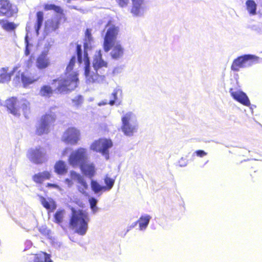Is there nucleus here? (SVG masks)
Here are the masks:
<instances>
[{"mask_svg": "<svg viewBox=\"0 0 262 262\" xmlns=\"http://www.w3.org/2000/svg\"><path fill=\"white\" fill-rule=\"evenodd\" d=\"M207 154V152H206L204 150L200 149V150H196L192 154V156H194L195 155H196L198 157H203L205 156H206Z\"/></svg>", "mask_w": 262, "mask_h": 262, "instance_id": "obj_42", "label": "nucleus"}, {"mask_svg": "<svg viewBox=\"0 0 262 262\" xmlns=\"http://www.w3.org/2000/svg\"><path fill=\"white\" fill-rule=\"evenodd\" d=\"M39 200L42 206L50 212H53L57 207L56 202L51 198L47 200L43 196H39Z\"/></svg>", "mask_w": 262, "mask_h": 262, "instance_id": "obj_22", "label": "nucleus"}, {"mask_svg": "<svg viewBox=\"0 0 262 262\" xmlns=\"http://www.w3.org/2000/svg\"><path fill=\"white\" fill-rule=\"evenodd\" d=\"M70 176L72 180L77 181L81 185L82 187H79L78 190L81 193L84 194L85 190L88 188V185L85 180L80 174L73 170L70 171Z\"/></svg>", "mask_w": 262, "mask_h": 262, "instance_id": "obj_19", "label": "nucleus"}, {"mask_svg": "<svg viewBox=\"0 0 262 262\" xmlns=\"http://www.w3.org/2000/svg\"><path fill=\"white\" fill-rule=\"evenodd\" d=\"M68 152V148H66L62 152L63 156L66 155Z\"/></svg>", "mask_w": 262, "mask_h": 262, "instance_id": "obj_52", "label": "nucleus"}, {"mask_svg": "<svg viewBox=\"0 0 262 262\" xmlns=\"http://www.w3.org/2000/svg\"><path fill=\"white\" fill-rule=\"evenodd\" d=\"M37 79L38 78H34L28 74L23 73L21 74V81L24 88H27L30 84L37 81Z\"/></svg>", "mask_w": 262, "mask_h": 262, "instance_id": "obj_25", "label": "nucleus"}, {"mask_svg": "<svg viewBox=\"0 0 262 262\" xmlns=\"http://www.w3.org/2000/svg\"><path fill=\"white\" fill-rule=\"evenodd\" d=\"M87 160L86 150L79 148L71 154L69 158V163L73 166H79L82 172L92 179L95 173V166L93 164H86Z\"/></svg>", "mask_w": 262, "mask_h": 262, "instance_id": "obj_3", "label": "nucleus"}, {"mask_svg": "<svg viewBox=\"0 0 262 262\" xmlns=\"http://www.w3.org/2000/svg\"><path fill=\"white\" fill-rule=\"evenodd\" d=\"M3 28L7 31H11L15 29L16 26L14 23L7 22L3 24Z\"/></svg>", "mask_w": 262, "mask_h": 262, "instance_id": "obj_38", "label": "nucleus"}, {"mask_svg": "<svg viewBox=\"0 0 262 262\" xmlns=\"http://www.w3.org/2000/svg\"><path fill=\"white\" fill-rule=\"evenodd\" d=\"M121 129L124 135L132 137L138 132L139 124L136 115L132 112L125 113L121 117Z\"/></svg>", "mask_w": 262, "mask_h": 262, "instance_id": "obj_5", "label": "nucleus"}, {"mask_svg": "<svg viewBox=\"0 0 262 262\" xmlns=\"http://www.w3.org/2000/svg\"><path fill=\"white\" fill-rule=\"evenodd\" d=\"M56 119V116L54 113L46 114L42 116L36 127V134L41 135L47 134L49 132L50 125L54 122Z\"/></svg>", "mask_w": 262, "mask_h": 262, "instance_id": "obj_10", "label": "nucleus"}, {"mask_svg": "<svg viewBox=\"0 0 262 262\" xmlns=\"http://www.w3.org/2000/svg\"><path fill=\"white\" fill-rule=\"evenodd\" d=\"M248 28L255 32L258 34H262V24L249 25Z\"/></svg>", "mask_w": 262, "mask_h": 262, "instance_id": "obj_37", "label": "nucleus"}, {"mask_svg": "<svg viewBox=\"0 0 262 262\" xmlns=\"http://www.w3.org/2000/svg\"><path fill=\"white\" fill-rule=\"evenodd\" d=\"M47 55L48 51H44L38 57L36 61V66L38 69H45L49 66L50 60Z\"/></svg>", "mask_w": 262, "mask_h": 262, "instance_id": "obj_21", "label": "nucleus"}, {"mask_svg": "<svg viewBox=\"0 0 262 262\" xmlns=\"http://www.w3.org/2000/svg\"><path fill=\"white\" fill-rule=\"evenodd\" d=\"M145 0H132L130 13L134 17H142L145 11Z\"/></svg>", "mask_w": 262, "mask_h": 262, "instance_id": "obj_13", "label": "nucleus"}, {"mask_svg": "<svg viewBox=\"0 0 262 262\" xmlns=\"http://www.w3.org/2000/svg\"><path fill=\"white\" fill-rule=\"evenodd\" d=\"M89 202L90 205V208L93 211L94 214L96 213L98 210V207L97 206L98 200L94 197H91L89 199Z\"/></svg>", "mask_w": 262, "mask_h": 262, "instance_id": "obj_33", "label": "nucleus"}, {"mask_svg": "<svg viewBox=\"0 0 262 262\" xmlns=\"http://www.w3.org/2000/svg\"><path fill=\"white\" fill-rule=\"evenodd\" d=\"M19 80H20L19 76H17V75H16V76L15 77L14 79V80L15 81H16V82H17H17H19Z\"/></svg>", "mask_w": 262, "mask_h": 262, "instance_id": "obj_49", "label": "nucleus"}, {"mask_svg": "<svg viewBox=\"0 0 262 262\" xmlns=\"http://www.w3.org/2000/svg\"><path fill=\"white\" fill-rule=\"evenodd\" d=\"M105 29L106 31L104 37L103 49L105 52H108L115 43L119 28L114 25H107Z\"/></svg>", "mask_w": 262, "mask_h": 262, "instance_id": "obj_7", "label": "nucleus"}, {"mask_svg": "<svg viewBox=\"0 0 262 262\" xmlns=\"http://www.w3.org/2000/svg\"><path fill=\"white\" fill-rule=\"evenodd\" d=\"M93 42L91 30L86 29L83 42V54L81 45L77 44L76 46L77 62L79 64L84 62V75L88 83H102L105 79L104 73L107 67V62L102 59L101 51L99 50L93 57V67L95 72L91 70L90 60L88 52L91 50Z\"/></svg>", "mask_w": 262, "mask_h": 262, "instance_id": "obj_1", "label": "nucleus"}, {"mask_svg": "<svg viewBox=\"0 0 262 262\" xmlns=\"http://www.w3.org/2000/svg\"><path fill=\"white\" fill-rule=\"evenodd\" d=\"M45 10H54L56 14H64L63 10L58 6L54 4H46L44 7Z\"/></svg>", "mask_w": 262, "mask_h": 262, "instance_id": "obj_30", "label": "nucleus"}, {"mask_svg": "<svg viewBox=\"0 0 262 262\" xmlns=\"http://www.w3.org/2000/svg\"><path fill=\"white\" fill-rule=\"evenodd\" d=\"M259 57L252 54H245L235 59L231 66V70L238 72L241 68H247L258 62Z\"/></svg>", "mask_w": 262, "mask_h": 262, "instance_id": "obj_6", "label": "nucleus"}, {"mask_svg": "<svg viewBox=\"0 0 262 262\" xmlns=\"http://www.w3.org/2000/svg\"><path fill=\"white\" fill-rule=\"evenodd\" d=\"M112 51L110 55L112 58L115 60H119L123 58L124 54V49L120 43L117 42L111 47Z\"/></svg>", "mask_w": 262, "mask_h": 262, "instance_id": "obj_17", "label": "nucleus"}, {"mask_svg": "<svg viewBox=\"0 0 262 262\" xmlns=\"http://www.w3.org/2000/svg\"><path fill=\"white\" fill-rule=\"evenodd\" d=\"M53 93L52 88L49 85H43L41 88L39 94L41 96H50Z\"/></svg>", "mask_w": 262, "mask_h": 262, "instance_id": "obj_31", "label": "nucleus"}, {"mask_svg": "<svg viewBox=\"0 0 262 262\" xmlns=\"http://www.w3.org/2000/svg\"><path fill=\"white\" fill-rule=\"evenodd\" d=\"M42 24H40V23H36V24L35 25V26H34L35 30L36 33V34L37 35L39 34V31L42 26Z\"/></svg>", "mask_w": 262, "mask_h": 262, "instance_id": "obj_45", "label": "nucleus"}, {"mask_svg": "<svg viewBox=\"0 0 262 262\" xmlns=\"http://www.w3.org/2000/svg\"><path fill=\"white\" fill-rule=\"evenodd\" d=\"M112 146L113 142L111 140L102 139L95 142L91 147L93 150L99 152L105 157L106 160H108L110 158L109 149Z\"/></svg>", "mask_w": 262, "mask_h": 262, "instance_id": "obj_9", "label": "nucleus"}, {"mask_svg": "<svg viewBox=\"0 0 262 262\" xmlns=\"http://www.w3.org/2000/svg\"><path fill=\"white\" fill-rule=\"evenodd\" d=\"M2 20L0 19V24L2 23Z\"/></svg>", "mask_w": 262, "mask_h": 262, "instance_id": "obj_55", "label": "nucleus"}, {"mask_svg": "<svg viewBox=\"0 0 262 262\" xmlns=\"http://www.w3.org/2000/svg\"><path fill=\"white\" fill-rule=\"evenodd\" d=\"M27 156L32 163L41 164L47 160V151L43 147L36 146L28 150Z\"/></svg>", "mask_w": 262, "mask_h": 262, "instance_id": "obj_8", "label": "nucleus"}, {"mask_svg": "<svg viewBox=\"0 0 262 262\" xmlns=\"http://www.w3.org/2000/svg\"><path fill=\"white\" fill-rule=\"evenodd\" d=\"M122 91L120 87L117 86L111 94L108 104L111 106L114 105H120L122 102Z\"/></svg>", "mask_w": 262, "mask_h": 262, "instance_id": "obj_16", "label": "nucleus"}, {"mask_svg": "<svg viewBox=\"0 0 262 262\" xmlns=\"http://www.w3.org/2000/svg\"><path fill=\"white\" fill-rule=\"evenodd\" d=\"M26 245L27 246H31V245H32V243L30 241H28L26 242Z\"/></svg>", "mask_w": 262, "mask_h": 262, "instance_id": "obj_51", "label": "nucleus"}, {"mask_svg": "<svg viewBox=\"0 0 262 262\" xmlns=\"http://www.w3.org/2000/svg\"><path fill=\"white\" fill-rule=\"evenodd\" d=\"M5 105L10 113L15 116H19V113L17 105V99L12 97L6 101Z\"/></svg>", "mask_w": 262, "mask_h": 262, "instance_id": "obj_20", "label": "nucleus"}, {"mask_svg": "<svg viewBox=\"0 0 262 262\" xmlns=\"http://www.w3.org/2000/svg\"><path fill=\"white\" fill-rule=\"evenodd\" d=\"M138 222L139 221H136L132 223L129 226H128L126 232H128L131 229L134 228L135 226H136Z\"/></svg>", "mask_w": 262, "mask_h": 262, "instance_id": "obj_46", "label": "nucleus"}, {"mask_svg": "<svg viewBox=\"0 0 262 262\" xmlns=\"http://www.w3.org/2000/svg\"><path fill=\"white\" fill-rule=\"evenodd\" d=\"M80 132L75 127H70L62 136L63 141L70 144H75L79 140Z\"/></svg>", "mask_w": 262, "mask_h": 262, "instance_id": "obj_12", "label": "nucleus"}, {"mask_svg": "<svg viewBox=\"0 0 262 262\" xmlns=\"http://www.w3.org/2000/svg\"><path fill=\"white\" fill-rule=\"evenodd\" d=\"M78 11H79L80 12H81V13H86V12H88V10H84L83 9H81V8H80V9H78Z\"/></svg>", "mask_w": 262, "mask_h": 262, "instance_id": "obj_50", "label": "nucleus"}, {"mask_svg": "<svg viewBox=\"0 0 262 262\" xmlns=\"http://www.w3.org/2000/svg\"><path fill=\"white\" fill-rule=\"evenodd\" d=\"M64 213V210H58L56 212L54 215L55 223L60 224L62 222Z\"/></svg>", "mask_w": 262, "mask_h": 262, "instance_id": "obj_32", "label": "nucleus"}, {"mask_svg": "<svg viewBox=\"0 0 262 262\" xmlns=\"http://www.w3.org/2000/svg\"><path fill=\"white\" fill-rule=\"evenodd\" d=\"M61 245V244L59 242H57V241H53V246L56 248H59L60 247Z\"/></svg>", "mask_w": 262, "mask_h": 262, "instance_id": "obj_47", "label": "nucleus"}, {"mask_svg": "<svg viewBox=\"0 0 262 262\" xmlns=\"http://www.w3.org/2000/svg\"><path fill=\"white\" fill-rule=\"evenodd\" d=\"M15 69L11 72H8V68H2L0 69V83H7L11 80V76L13 74Z\"/></svg>", "mask_w": 262, "mask_h": 262, "instance_id": "obj_23", "label": "nucleus"}, {"mask_svg": "<svg viewBox=\"0 0 262 262\" xmlns=\"http://www.w3.org/2000/svg\"><path fill=\"white\" fill-rule=\"evenodd\" d=\"M229 92L236 101L246 106L250 105V100L245 93L241 91H233V89H230Z\"/></svg>", "mask_w": 262, "mask_h": 262, "instance_id": "obj_14", "label": "nucleus"}, {"mask_svg": "<svg viewBox=\"0 0 262 262\" xmlns=\"http://www.w3.org/2000/svg\"><path fill=\"white\" fill-rule=\"evenodd\" d=\"M90 217L87 212L83 210H72L70 220V226L75 229V232L80 235H84L88 229Z\"/></svg>", "mask_w": 262, "mask_h": 262, "instance_id": "obj_4", "label": "nucleus"}, {"mask_svg": "<svg viewBox=\"0 0 262 262\" xmlns=\"http://www.w3.org/2000/svg\"><path fill=\"white\" fill-rule=\"evenodd\" d=\"M123 69H124V66H123V65H120V66L115 67L113 71V75H117L122 73L123 70Z\"/></svg>", "mask_w": 262, "mask_h": 262, "instance_id": "obj_40", "label": "nucleus"}, {"mask_svg": "<svg viewBox=\"0 0 262 262\" xmlns=\"http://www.w3.org/2000/svg\"><path fill=\"white\" fill-rule=\"evenodd\" d=\"M70 7L71 9H74L78 10L77 7L76 6H70Z\"/></svg>", "mask_w": 262, "mask_h": 262, "instance_id": "obj_53", "label": "nucleus"}, {"mask_svg": "<svg viewBox=\"0 0 262 262\" xmlns=\"http://www.w3.org/2000/svg\"><path fill=\"white\" fill-rule=\"evenodd\" d=\"M105 186L104 188L105 191L110 190L113 187L115 183V180L106 176L104 179Z\"/></svg>", "mask_w": 262, "mask_h": 262, "instance_id": "obj_34", "label": "nucleus"}, {"mask_svg": "<svg viewBox=\"0 0 262 262\" xmlns=\"http://www.w3.org/2000/svg\"><path fill=\"white\" fill-rule=\"evenodd\" d=\"M64 17V14H56L51 19H49L45 22V31L48 34L56 31L59 26L60 21Z\"/></svg>", "mask_w": 262, "mask_h": 262, "instance_id": "obj_11", "label": "nucleus"}, {"mask_svg": "<svg viewBox=\"0 0 262 262\" xmlns=\"http://www.w3.org/2000/svg\"><path fill=\"white\" fill-rule=\"evenodd\" d=\"M55 172L58 174H63L67 173L68 167L66 163L63 161H59L54 166Z\"/></svg>", "mask_w": 262, "mask_h": 262, "instance_id": "obj_27", "label": "nucleus"}, {"mask_svg": "<svg viewBox=\"0 0 262 262\" xmlns=\"http://www.w3.org/2000/svg\"><path fill=\"white\" fill-rule=\"evenodd\" d=\"M246 5L250 14L255 15L257 9V5L255 2L253 0H247Z\"/></svg>", "mask_w": 262, "mask_h": 262, "instance_id": "obj_29", "label": "nucleus"}, {"mask_svg": "<svg viewBox=\"0 0 262 262\" xmlns=\"http://www.w3.org/2000/svg\"><path fill=\"white\" fill-rule=\"evenodd\" d=\"M25 44H26V47H25V54L26 56H28L30 54V44L29 42V41L27 39V36L25 37Z\"/></svg>", "mask_w": 262, "mask_h": 262, "instance_id": "obj_41", "label": "nucleus"}, {"mask_svg": "<svg viewBox=\"0 0 262 262\" xmlns=\"http://www.w3.org/2000/svg\"><path fill=\"white\" fill-rule=\"evenodd\" d=\"M27 259L30 262H53L51 259V255L43 252L36 254H31Z\"/></svg>", "mask_w": 262, "mask_h": 262, "instance_id": "obj_18", "label": "nucleus"}, {"mask_svg": "<svg viewBox=\"0 0 262 262\" xmlns=\"http://www.w3.org/2000/svg\"><path fill=\"white\" fill-rule=\"evenodd\" d=\"M50 173L47 171L39 172L33 177V180L37 183H41L45 180L49 179Z\"/></svg>", "mask_w": 262, "mask_h": 262, "instance_id": "obj_26", "label": "nucleus"}, {"mask_svg": "<svg viewBox=\"0 0 262 262\" xmlns=\"http://www.w3.org/2000/svg\"><path fill=\"white\" fill-rule=\"evenodd\" d=\"M15 12L8 0H0V15L9 17L13 16Z\"/></svg>", "mask_w": 262, "mask_h": 262, "instance_id": "obj_15", "label": "nucleus"}, {"mask_svg": "<svg viewBox=\"0 0 262 262\" xmlns=\"http://www.w3.org/2000/svg\"><path fill=\"white\" fill-rule=\"evenodd\" d=\"M76 60V56H73L66 68L65 75L53 80L54 83H57L56 89L60 93H68L69 91L74 90L77 86L78 82L77 74L75 72L71 73Z\"/></svg>", "mask_w": 262, "mask_h": 262, "instance_id": "obj_2", "label": "nucleus"}, {"mask_svg": "<svg viewBox=\"0 0 262 262\" xmlns=\"http://www.w3.org/2000/svg\"><path fill=\"white\" fill-rule=\"evenodd\" d=\"M70 1H71V0H68V3H70Z\"/></svg>", "mask_w": 262, "mask_h": 262, "instance_id": "obj_54", "label": "nucleus"}, {"mask_svg": "<svg viewBox=\"0 0 262 262\" xmlns=\"http://www.w3.org/2000/svg\"><path fill=\"white\" fill-rule=\"evenodd\" d=\"M151 216L149 215L145 214L142 215L139 220L138 223L139 224V228L140 230H145L148 226Z\"/></svg>", "mask_w": 262, "mask_h": 262, "instance_id": "obj_28", "label": "nucleus"}, {"mask_svg": "<svg viewBox=\"0 0 262 262\" xmlns=\"http://www.w3.org/2000/svg\"><path fill=\"white\" fill-rule=\"evenodd\" d=\"M187 165V161L183 157H182L180 159V160L179 161V165L180 167H185Z\"/></svg>", "mask_w": 262, "mask_h": 262, "instance_id": "obj_43", "label": "nucleus"}, {"mask_svg": "<svg viewBox=\"0 0 262 262\" xmlns=\"http://www.w3.org/2000/svg\"><path fill=\"white\" fill-rule=\"evenodd\" d=\"M43 20V13L42 11H38L36 14V23L42 24Z\"/></svg>", "mask_w": 262, "mask_h": 262, "instance_id": "obj_39", "label": "nucleus"}, {"mask_svg": "<svg viewBox=\"0 0 262 262\" xmlns=\"http://www.w3.org/2000/svg\"><path fill=\"white\" fill-rule=\"evenodd\" d=\"M29 104H30L27 101L23 102L21 104L20 107L22 109V110L23 111L24 115L26 118H28V115L29 113V109H30Z\"/></svg>", "mask_w": 262, "mask_h": 262, "instance_id": "obj_36", "label": "nucleus"}, {"mask_svg": "<svg viewBox=\"0 0 262 262\" xmlns=\"http://www.w3.org/2000/svg\"><path fill=\"white\" fill-rule=\"evenodd\" d=\"M83 96L81 95H78L73 98L72 99V101L74 106L78 107L83 103Z\"/></svg>", "mask_w": 262, "mask_h": 262, "instance_id": "obj_35", "label": "nucleus"}, {"mask_svg": "<svg viewBox=\"0 0 262 262\" xmlns=\"http://www.w3.org/2000/svg\"><path fill=\"white\" fill-rule=\"evenodd\" d=\"M91 186L93 191L98 196H100L105 191L104 186L100 185L97 181L94 180H91Z\"/></svg>", "mask_w": 262, "mask_h": 262, "instance_id": "obj_24", "label": "nucleus"}, {"mask_svg": "<svg viewBox=\"0 0 262 262\" xmlns=\"http://www.w3.org/2000/svg\"><path fill=\"white\" fill-rule=\"evenodd\" d=\"M99 105H102V104H101V103H100L99 104Z\"/></svg>", "mask_w": 262, "mask_h": 262, "instance_id": "obj_56", "label": "nucleus"}, {"mask_svg": "<svg viewBox=\"0 0 262 262\" xmlns=\"http://www.w3.org/2000/svg\"><path fill=\"white\" fill-rule=\"evenodd\" d=\"M120 6L121 7H126L129 0H116Z\"/></svg>", "mask_w": 262, "mask_h": 262, "instance_id": "obj_44", "label": "nucleus"}, {"mask_svg": "<svg viewBox=\"0 0 262 262\" xmlns=\"http://www.w3.org/2000/svg\"><path fill=\"white\" fill-rule=\"evenodd\" d=\"M65 182L67 184H68L69 187H71L73 184L72 181L68 178H67L65 180Z\"/></svg>", "mask_w": 262, "mask_h": 262, "instance_id": "obj_48", "label": "nucleus"}]
</instances>
